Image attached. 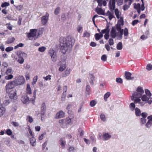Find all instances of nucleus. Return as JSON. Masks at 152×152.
I'll return each instance as SVG.
<instances>
[{"label":"nucleus","instance_id":"1","mask_svg":"<svg viewBox=\"0 0 152 152\" xmlns=\"http://www.w3.org/2000/svg\"><path fill=\"white\" fill-rule=\"evenodd\" d=\"M145 94L142 95L144 91L141 87H138L131 96L132 100H134L135 103H138L141 106H144L145 103L150 104L152 102L151 94L150 91L147 89L145 90Z\"/></svg>","mask_w":152,"mask_h":152},{"label":"nucleus","instance_id":"2","mask_svg":"<svg viewBox=\"0 0 152 152\" xmlns=\"http://www.w3.org/2000/svg\"><path fill=\"white\" fill-rule=\"evenodd\" d=\"M74 44L71 38L70 37L66 38L61 37L60 39V45L61 49L63 53H65L68 47H71Z\"/></svg>","mask_w":152,"mask_h":152},{"label":"nucleus","instance_id":"3","mask_svg":"<svg viewBox=\"0 0 152 152\" xmlns=\"http://www.w3.org/2000/svg\"><path fill=\"white\" fill-rule=\"evenodd\" d=\"M26 36L29 40L34 41L38 37L39 34L36 29H32L28 33H26Z\"/></svg>","mask_w":152,"mask_h":152},{"label":"nucleus","instance_id":"4","mask_svg":"<svg viewBox=\"0 0 152 152\" xmlns=\"http://www.w3.org/2000/svg\"><path fill=\"white\" fill-rule=\"evenodd\" d=\"M14 80L17 86L23 84L25 83V79L24 77L21 75L16 76L14 78Z\"/></svg>","mask_w":152,"mask_h":152},{"label":"nucleus","instance_id":"5","mask_svg":"<svg viewBox=\"0 0 152 152\" xmlns=\"http://www.w3.org/2000/svg\"><path fill=\"white\" fill-rule=\"evenodd\" d=\"M17 86L14 80L9 82L5 86L6 92L9 91Z\"/></svg>","mask_w":152,"mask_h":152},{"label":"nucleus","instance_id":"6","mask_svg":"<svg viewBox=\"0 0 152 152\" xmlns=\"http://www.w3.org/2000/svg\"><path fill=\"white\" fill-rule=\"evenodd\" d=\"M26 55L25 53L21 52L18 55V58H15V59L19 64H23L24 62L23 57L26 56Z\"/></svg>","mask_w":152,"mask_h":152},{"label":"nucleus","instance_id":"7","mask_svg":"<svg viewBox=\"0 0 152 152\" xmlns=\"http://www.w3.org/2000/svg\"><path fill=\"white\" fill-rule=\"evenodd\" d=\"M49 53L51 57L52 61L54 62H56L57 59L56 51L53 49H50L49 51Z\"/></svg>","mask_w":152,"mask_h":152},{"label":"nucleus","instance_id":"8","mask_svg":"<svg viewBox=\"0 0 152 152\" xmlns=\"http://www.w3.org/2000/svg\"><path fill=\"white\" fill-rule=\"evenodd\" d=\"M6 92L8 93V96L11 99H17V96L16 91L13 90H11L8 92Z\"/></svg>","mask_w":152,"mask_h":152},{"label":"nucleus","instance_id":"9","mask_svg":"<svg viewBox=\"0 0 152 152\" xmlns=\"http://www.w3.org/2000/svg\"><path fill=\"white\" fill-rule=\"evenodd\" d=\"M115 28V27H112L110 31V36L113 38H115L117 37H120L119 32H117Z\"/></svg>","mask_w":152,"mask_h":152},{"label":"nucleus","instance_id":"10","mask_svg":"<svg viewBox=\"0 0 152 152\" xmlns=\"http://www.w3.org/2000/svg\"><path fill=\"white\" fill-rule=\"evenodd\" d=\"M148 116V114L145 112L142 113L141 114V118L140 119V124L141 125L145 124L146 122V117Z\"/></svg>","mask_w":152,"mask_h":152},{"label":"nucleus","instance_id":"11","mask_svg":"<svg viewBox=\"0 0 152 152\" xmlns=\"http://www.w3.org/2000/svg\"><path fill=\"white\" fill-rule=\"evenodd\" d=\"M120 34V37H122L123 34L124 35V38L125 39L127 38V36L129 34L128 29L126 28H125L124 29H122L119 32Z\"/></svg>","mask_w":152,"mask_h":152},{"label":"nucleus","instance_id":"12","mask_svg":"<svg viewBox=\"0 0 152 152\" xmlns=\"http://www.w3.org/2000/svg\"><path fill=\"white\" fill-rule=\"evenodd\" d=\"M21 100L23 104H28L30 102L29 98L26 94L24 95L21 96Z\"/></svg>","mask_w":152,"mask_h":152},{"label":"nucleus","instance_id":"13","mask_svg":"<svg viewBox=\"0 0 152 152\" xmlns=\"http://www.w3.org/2000/svg\"><path fill=\"white\" fill-rule=\"evenodd\" d=\"M49 14L47 13L45 15L42 16L41 18V22L42 24L43 25H45L48 21Z\"/></svg>","mask_w":152,"mask_h":152},{"label":"nucleus","instance_id":"14","mask_svg":"<svg viewBox=\"0 0 152 152\" xmlns=\"http://www.w3.org/2000/svg\"><path fill=\"white\" fill-rule=\"evenodd\" d=\"M64 113L62 111H60L57 113L55 116V118L56 119L64 117Z\"/></svg>","mask_w":152,"mask_h":152},{"label":"nucleus","instance_id":"15","mask_svg":"<svg viewBox=\"0 0 152 152\" xmlns=\"http://www.w3.org/2000/svg\"><path fill=\"white\" fill-rule=\"evenodd\" d=\"M115 2L113 0H110L109 4V7L110 9L113 10L115 9Z\"/></svg>","mask_w":152,"mask_h":152},{"label":"nucleus","instance_id":"16","mask_svg":"<svg viewBox=\"0 0 152 152\" xmlns=\"http://www.w3.org/2000/svg\"><path fill=\"white\" fill-rule=\"evenodd\" d=\"M46 106L45 103H43L41 104V115H44L45 114L46 111Z\"/></svg>","mask_w":152,"mask_h":152},{"label":"nucleus","instance_id":"17","mask_svg":"<svg viewBox=\"0 0 152 152\" xmlns=\"http://www.w3.org/2000/svg\"><path fill=\"white\" fill-rule=\"evenodd\" d=\"M102 137L103 140H107L111 138V135L110 134L108 133H103Z\"/></svg>","mask_w":152,"mask_h":152},{"label":"nucleus","instance_id":"18","mask_svg":"<svg viewBox=\"0 0 152 152\" xmlns=\"http://www.w3.org/2000/svg\"><path fill=\"white\" fill-rule=\"evenodd\" d=\"M95 10L96 12L99 15H105V13H104V10H102L101 8L97 7L96 9Z\"/></svg>","mask_w":152,"mask_h":152},{"label":"nucleus","instance_id":"19","mask_svg":"<svg viewBox=\"0 0 152 152\" xmlns=\"http://www.w3.org/2000/svg\"><path fill=\"white\" fill-rule=\"evenodd\" d=\"M29 140L30 142L31 145L32 146L34 147L36 145V139L34 137V136L29 137Z\"/></svg>","mask_w":152,"mask_h":152},{"label":"nucleus","instance_id":"20","mask_svg":"<svg viewBox=\"0 0 152 152\" xmlns=\"http://www.w3.org/2000/svg\"><path fill=\"white\" fill-rule=\"evenodd\" d=\"M71 71V69L69 68H67L63 73V77H66L69 76Z\"/></svg>","mask_w":152,"mask_h":152},{"label":"nucleus","instance_id":"21","mask_svg":"<svg viewBox=\"0 0 152 152\" xmlns=\"http://www.w3.org/2000/svg\"><path fill=\"white\" fill-rule=\"evenodd\" d=\"M26 93L28 94H30L32 93V90L29 84H27L26 85Z\"/></svg>","mask_w":152,"mask_h":152},{"label":"nucleus","instance_id":"22","mask_svg":"<svg viewBox=\"0 0 152 152\" xmlns=\"http://www.w3.org/2000/svg\"><path fill=\"white\" fill-rule=\"evenodd\" d=\"M126 78L127 80H132L134 79V77H131V74L129 72H126L125 73Z\"/></svg>","mask_w":152,"mask_h":152},{"label":"nucleus","instance_id":"23","mask_svg":"<svg viewBox=\"0 0 152 152\" xmlns=\"http://www.w3.org/2000/svg\"><path fill=\"white\" fill-rule=\"evenodd\" d=\"M97 2L98 3V5L100 7H101L102 4L104 6L107 4V2L105 0H97Z\"/></svg>","mask_w":152,"mask_h":152},{"label":"nucleus","instance_id":"24","mask_svg":"<svg viewBox=\"0 0 152 152\" xmlns=\"http://www.w3.org/2000/svg\"><path fill=\"white\" fill-rule=\"evenodd\" d=\"M88 78L89 82L91 85L94 84V77L92 74H90L89 75Z\"/></svg>","mask_w":152,"mask_h":152},{"label":"nucleus","instance_id":"25","mask_svg":"<svg viewBox=\"0 0 152 152\" xmlns=\"http://www.w3.org/2000/svg\"><path fill=\"white\" fill-rule=\"evenodd\" d=\"M115 13L117 18H119L122 17L121 16V13L120 12H119L118 9H116L115 10Z\"/></svg>","mask_w":152,"mask_h":152},{"label":"nucleus","instance_id":"26","mask_svg":"<svg viewBox=\"0 0 152 152\" xmlns=\"http://www.w3.org/2000/svg\"><path fill=\"white\" fill-rule=\"evenodd\" d=\"M134 7L135 9L137 10V12L139 13H140V7L141 6L140 4H135L134 6Z\"/></svg>","mask_w":152,"mask_h":152},{"label":"nucleus","instance_id":"27","mask_svg":"<svg viewBox=\"0 0 152 152\" xmlns=\"http://www.w3.org/2000/svg\"><path fill=\"white\" fill-rule=\"evenodd\" d=\"M90 86L89 85H87L86 87V91L87 95H88V96L90 95L91 94V91L90 90Z\"/></svg>","mask_w":152,"mask_h":152},{"label":"nucleus","instance_id":"28","mask_svg":"<svg viewBox=\"0 0 152 152\" xmlns=\"http://www.w3.org/2000/svg\"><path fill=\"white\" fill-rule=\"evenodd\" d=\"M15 39V38L13 37H10L7 40L6 42V43L8 44H11L14 41Z\"/></svg>","mask_w":152,"mask_h":152},{"label":"nucleus","instance_id":"29","mask_svg":"<svg viewBox=\"0 0 152 152\" xmlns=\"http://www.w3.org/2000/svg\"><path fill=\"white\" fill-rule=\"evenodd\" d=\"M103 36V34L102 33L100 34H96L95 35V37L96 40H98L100 38H102Z\"/></svg>","mask_w":152,"mask_h":152},{"label":"nucleus","instance_id":"30","mask_svg":"<svg viewBox=\"0 0 152 152\" xmlns=\"http://www.w3.org/2000/svg\"><path fill=\"white\" fill-rule=\"evenodd\" d=\"M135 115L137 116H139L141 115L142 113H141L140 110L139 109L136 107L135 108Z\"/></svg>","mask_w":152,"mask_h":152},{"label":"nucleus","instance_id":"31","mask_svg":"<svg viewBox=\"0 0 152 152\" xmlns=\"http://www.w3.org/2000/svg\"><path fill=\"white\" fill-rule=\"evenodd\" d=\"M66 67V65L65 64H63L61 65L58 70L59 71L62 72L65 69Z\"/></svg>","mask_w":152,"mask_h":152},{"label":"nucleus","instance_id":"32","mask_svg":"<svg viewBox=\"0 0 152 152\" xmlns=\"http://www.w3.org/2000/svg\"><path fill=\"white\" fill-rule=\"evenodd\" d=\"M110 29L109 28V26H107L105 29L102 30L101 31L102 34H107L109 33L110 31Z\"/></svg>","mask_w":152,"mask_h":152},{"label":"nucleus","instance_id":"33","mask_svg":"<svg viewBox=\"0 0 152 152\" xmlns=\"http://www.w3.org/2000/svg\"><path fill=\"white\" fill-rule=\"evenodd\" d=\"M59 122L61 126L63 128H64L66 126L65 124L64 119H61L59 121Z\"/></svg>","mask_w":152,"mask_h":152},{"label":"nucleus","instance_id":"34","mask_svg":"<svg viewBox=\"0 0 152 152\" xmlns=\"http://www.w3.org/2000/svg\"><path fill=\"white\" fill-rule=\"evenodd\" d=\"M5 112V109L4 107H0V117L2 116Z\"/></svg>","mask_w":152,"mask_h":152},{"label":"nucleus","instance_id":"35","mask_svg":"<svg viewBox=\"0 0 152 152\" xmlns=\"http://www.w3.org/2000/svg\"><path fill=\"white\" fill-rule=\"evenodd\" d=\"M135 104L134 102V103H131L129 105V108L132 111H133L134 110V109L135 107Z\"/></svg>","mask_w":152,"mask_h":152},{"label":"nucleus","instance_id":"36","mask_svg":"<svg viewBox=\"0 0 152 152\" xmlns=\"http://www.w3.org/2000/svg\"><path fill=\"white\" fill-rule=\"evenodd\" d=\"M122 26L120 25L117 24L114 27L118 31L120 32L122 30V29H121Z\"/></svg>","mask_w":152,"mask_h":152},{"label":"nucleus","instance_id":"37","mask_svg":"<svg viewBox=\"0 0 152 152\" xmlns=\"http://www.w3.org/2000/svg\"><path fill=\"white\" fill-rule=\"evenodd\" d=\"M66 125L69 124L71 123V119L69 118H67L64 119Z\"/></svg>","mask_w":152,"mask_h":152},{"label":"nucleus","instance_id":"38","mask_svg":"<svg viewBox=\"0 0 152 152\" xmlns=\"http://www.w3.org/2000/svg\"><path fill=\"white\" fill-rule=\"evenodd\" d=\"M152 126V122L149 120L145 123V127L148 128H150Z\"/></svg>","mask_w":152,"mask_h":152},{"label":"nucleus","instance_id":"39","mask_svg":"<svg viewBox=\"0 0 152 152\" xmlns=\"http://www.w3.org/2000/svg\"><path fill=\"white\" fill-rule=\"evenodd\" d=\"M38 76L37 75L35 76L33 80V81L31 82V84L32 85H34L35 84L37 81L38 79Z\"/></svg>","mask_w":152,"mask_h":152},{"label":"nucleus","instance_id":"40","mask_svg":"<svg viewBox=\"0 0 152 152\" xmlns=\"http://www.w3.org/2000/svg\"><path fill=\"white\" fill-rule=\"evenodd\" d=\"M97 103V102L96 100H93L91 101L90 103V105L91 107H94Z\"/></svg>","mask_w":152,"mask_h":152},{"label":"nucleus","instance_id":"41","mask_svg":"<svg viewBox=\"0 0 152 152\" xmlns=\"http://www.w3.org/2000/svg\"><path fill=\"white\" fill-rule=\"evenodd\" d=\"M110 92H107L104 96V99L105 101H107V99L110 96Z\"/></svg>","mask_w":152,"mask_h":152},{"label":"nucleus","instance_id":"42","mask_svg":"<svg viewBox=\"0 0 152 152\" xmlns=\"http://www.w3.org/2000/svg\"><path fill=\"white\" fill-rule=\"evenodd\" d=\"M117 49L118 50H121L122 48V44L121 42H119L117 45Z\"/></svg>","mask_w":152,"mask_h":152},{"label":"nucleus","instance_id":"43","mask_svg":"<svg viewBox=\"0 0 152 152\" xmlns=\"http://www.w3.org/2000/svg\"><path fill=\"white\" fill-rule=\"evenodd\" d=\"M119 18L120 19L118 20L117 24L123 26L124 25V22L123 18V17L120 18Z\"/></svg>","mask_w":152,"mask_h":152},{"label":"nucleus","instance_id":"44","mask_svg":"<svg viewBox=\"0 0 152 152\" xmlns=\"http://www.w3.org/2000/svg\"><path fill=\"white\" fill-rule=\"evenodd\" d=\"M77 29L79 33H82L83 31V26L81 25H79L77 26Z\"/></svg>","mask_w":152,"mask_h":152},{"label":"nucleus","instance_id":"45","mask_svg":"<svg viewBox=\"0 0 152 152\" xmlns=\"http://www.w3.org/2000/svg\"><path fill=\"white\" fill-rule=\"evenodd\" d=\"M46 49V48L44 46L39 47L38 48V51L41 52H44Z\"/></svg>","mask_w":152,"mask_h":152},{"label":"nucleus","instance_id":"46","mask_svg":"<svg viewBox=\"0 0 152 152\" xmlns=\"http://www.w3.org/2000/svg\"><path fill=\"white\" fill-rule=\"evenodd\" d=\"M60 142L61 146L63 147H64L65 144V141L63 139H61L60 140Z\"/></svg>","mask_w":152,"mask_h":152},{"label":"nucleus","instance_id":"47","mask_svg":"<svg viewBox=\"0 0 152 152\" xmlns=\"http://www.w3.org/2000/svg\"><path fill=\"white\" fill-rule=\"evenodd\" d=\"M100 118L102 121H106V118L105 115L103 114H102L100 115Z\"/></svg>","mask_w":152,"mask_h":152},{"label":"nucleus","instance_id":"48","mask_svg":"<svg viewBox=\"0 0 152 152\" xmlns=\"http://www.w3.org/2000/svg\"><path fill=\"white\" fill-rule=\"evenodd\" d=\"M13 77V76L11 75H8L5 76V78L7 80H10L12 79Z\"/></svg>","mask_w":152,"mask_h":152},{"label":"nucleus","instance_id":"49","mask_svg":"<svg viewBox=\"0 0 152 152\" xmlns=\"http://www.w3.org/2000/svg\"><path fill=\"white\" fill-rule=\"evenodd\" d=\"M10 5V3L9 2H5L2 3L1 4V7L2 8L8 6Z\"/></svg>","mask_w":152,"mask_h":152},{"label":"nucleus","instance_id":"50","mask_svg":"<svg viewBox=\"0 0 152 152\" xmlns=\"http://www.w3.org/2000/svg\"><path fill=\"white\" fill-rule=\"evenodd\" d=\"M130 6V5L126 4H124L123 7V10L124 11L127 10L129 7Z\"/></svg>","mask_w":152,"mask_h":152},{"label":"nucleus","instance_id":"51","mask_svg":"<svg viewBox=\"0 0 152 152\" xmlns=\"http://www.w3.org/2000/svg\"><path fill=\"white\" fill-rule=\"evenodd\" d=\"M51 75H48L46 77H44L43 78L46 81L50 80L51 79Z\"/></svg>","mask_w":152,"mask_h":152},{"label":"nucleus","instance_id":"52","mask_svg":"<svg viewBox=\"0 0 152 152\" xmlns=\"http://www.w3.org/2000/svg\"><path fill=\"white\" fill-rule=\"evenodd\" d=\"M60 8L59 7L56 8L54 11L55 14L56 15H57L60 12Z\"/></svg>","mask_w":152,"mask_h":152},{"label":"nucleus","instance_id":"53","mask_svg":"<svg viewBox=\"0 0 152 152\" xmlns=\"http://www.w3.org/2000/svg\"><path fill=\"white\" fill-rule=\"evenodd\" d=\"M13 50V48L12 47H8L6 48L5 50L7 52H9L12 51Z\"/></svg>","mask_w":152,"mask_h":152},{"label":"nucleus","instance_id":"54","mask_svg":"<svg viewBox=\"0 0 152 152\" xmlns=\"http://www.w3.org/2000/svg\"><path fill=\"white\" fill-rule=\"evenodd\" d=\"M12 73V69H7L6 72V74L7 75H10Z\"/></svg>","mask_w":152,"mask_h":152},{"label":"nucleus","instance_id":"55","mask_svg":"<svg viewBox=\"0 0 152 152\" xmlns=\"http://www.w3.org/2000/svg\"><path fill=\"white\" fill-rule=\"evenodd\" d=\"M15 7L17 10L20 11L23 7V6L22 4H20Z\"/></svg>","mask_w":152,"mask_h":152},{"label":"nucleus","instance_id":"56","mask_svg":"<svg viewBox=\"0 0 152 152\" xmlns=\"http://www.w3.org/2000/svg\"><path fill=\"white\" fill-rule=\"evenodd\" d=\"M102 60L104 61H106L107 59V56L106 55H103L101 57Z\"/></svg>","mask_w":152,"mask_h":152},{"label":"nucleus","instance_id":"57","mask_svg":"<svg viewBox=\"0 0 152 152\" xmlns=\"http://www.w3.org/2000/svg\"><path fill=\"white\" fill-rule=\"evenodd\" d=\"M90 36V33L87 31L84 32L83 34V37H89Z\"/></svg>","mask_w":152,"mask_h":152},{"label":"nucleus","instance_id":"58","mask_svg":"<svg viewBox=\"0 0 152 152\" xmlns=\"http://www.w3.org/2000/svg\"><path fill=\"white\" fill-rule=\"evenodd\" d=\"M27 120L30 123H31L33 121V119L32 117L30 116H28L27 117Z\"/></svg>","mask_w":152,"mask_h":152},{"label":"nucleus","instance_id":"59","mask_svg":"<svg viewBox=\"0 0 152 152\" xmlns=\"http://www.w3.org/2000/svg\"><path fill=\"white\" fill-rule=\"evenodd\" d=\"M108 43L110 45H113L114 44L113 39L112 38H110L108 40Z\"/></svg>","mask_w":152,"mask_h":152},{"label":"nucleus","instance_id":"60","mask_svg":"<svg viewBox=\"0 0 152 152\" xmlns=\"http://www.w3.org/2000/svg\"><path fill=\"white\" fill-rule=\"evenodd\" d=\"M133 1V0H124V2L126 4L130 5Z\"/></svg>","mask_w":152,"mask_h":152},{"label":"nucleus","instance_id":"61","mask_svg":"<svg viewBox=\"0 0 152 152\" xmlns=\"http://www.w3.org/2000/svg\"><path fill=\"white\" fill-rule=\"evenodd\" d=\"M66 95V92H64L63 93L61 96V99L62 100H64Z\"/></svg>","mask_w":152,"mask_h":152},{"label":"nucleus","instance_id":"62","mask_svg":"<svg viewBox=\"0 0 152 152\" xmlns=\"http://www.w3.org/2000/svg\"><path fill=\"white\" fill-rule=\"evenodd\" d=\"M146 69L148 70H150L152 69V65L150 64H148L147 65Z\"/></svg>","mask_w":152,"mask_h":152},{"label":"nucleus","instance_id":"63","mask_svg":"<svg viewBox=\"0 0 152 152\" xmlns=\"http://www.w3.org/2000/svg\"><path fill=\"white\" fill-rule=\"evenodd\" d=\"M23 44L22 43H19L17 45L15 46L14 47V48L16 49L19 47H22L23 46Z\"/></svg>","mask_w":152,"mask_h":152},{"label":"nucleus","instance_id":"64","mask_svg":"<svg viewBox=\"0 0 152 152\" xmlns=\"http://www.w3.org/2000/svg\"><path fill=\"white\" fill-rule=\"evenodd\" d=\"M7 134L8 135H11L12 134V132L10 129H7L6 131Z\"/></svg>","mask_w":152,"mask_h":152}]
</instances>
